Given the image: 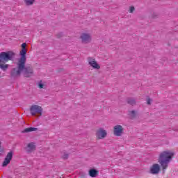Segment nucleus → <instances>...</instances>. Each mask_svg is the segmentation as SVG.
Wrapping results in <instances>:
<instances>
[{
    "label": "nucleus",
    "instance_id": "nucleus-1",
    "mask_svg": "<svg viewBox=\"0 0 178 178\" xmlns=\"http://www.w3.org/2000/svg\"><path fill=\"white\" fill-rule=\"evenodd\" d=\"M21 47L22 49L19 51V55L21 57L18 58L17 62V67L13 70L11 76L13 77H17L20 76L22 72L24 70V77H30L33 74V69L30 67H26V62L27 60V57L26 56L27 55V49L26 47H27V44L22 43Z\"/></svg>",
    "mask_w": 178,
    "mask_h": 178
},
{
    "label": "nucleus",
    "instance_id": "nucleus-2",
    "mask_svg": "<svg viewBox=\"0 0 178 178\" xmlns=\"http://www.w3.org/2000/svg\"><path fill=\"white\" fill-rule=\"evenodd\" d=\"M174 155L175 153L169 150L163 151L159 154L158 162L160 164L163 173H165V171L168 169L169 163H170V161H172V158H173Z\"/></svg>",
    "mask_w": 178,
    "mask_h": 178
},
{
    "label": "nucleus",
    "instance_id": "nucleus-3",
    "mask_svg": "<svg viewBox=\"0 0 178 178\" xmlns=\"http://www.w3.org/2000/svg\"><path fill=\"white\" fill-rule=\"evenodd\" d=\"M15 53L11 51H8L6 52L3 51L0 53V69L5 72L9 67V65L5 64L9 60H13L15 58Z\"/></svg>",
    "mask_w": 178,
    "mask_h": 178
},
{
    "label": "nucleus",
    "instance_id": "nucleus-4",
    "mask_svg": "<svg viewBox=\"0 0 178 178\" xmlns=\"http://www.w3.org/2000/svg\"><path fill=\"white\" fill-rule=\"evenodd\" d=\"M30 112L32 116H35V115L41 116L42 115V107L38 105H32L30 108Z\"/></svg>",
    "mask_w": 178,
    "mask_h": 178
},
{
    "label": "nucleus",
    "instance_id": "nucleus-5",
    "mask_svg": "<svg viewBox=\"0 0 178 178\" xmlns=\"http://www.w3.org/2000/svg\"><path fill=\"white\" fill-rule=\"evenodd\" d=\"M80 39L82 44H90L91 42V34L88 33H82L80 35Z\"/></svg>",
    "mask_w": 178,
    "mask_h": 178
},
{
    "label": "nucleus",
    "instance_id": "nucleus-6",
    "mask_svg": "<svg viewBox=\"0 0 178 178\" xmlns=\"http://www.w3.org/2000/svg\"><path fill=\"white\" fill-rule=\"evenodd\" d=\"M108 133L102 128H99L96 131V138L97 140H103L106 137Z\"/></svg>",
    "mask_w": 178,
    "mask_h": 178
},
{
    "label": "nucleus",
    "instance_id": "nucleus-7",
    "mask_svg": "<svg viewBox=\"0 0 178 178\" xmlns=\"http://www.w3.org/2000/svg\"><path fill=\"white\" fill-rule=\"evenodd\" d=\"M88 65H90V66H91V67H92L93 69H97V70L101 69V65L98 64V63L97 62V60H95V58H88Z\"/></svg>",
    "mask_w": 178,
    "mask_h": 178
},
{
    "label": "nucleus",
    "instance_id": "nucleus-8",
    "mask_svg": "<svg viewBox=\"0 0 178 178\" xmlns=\"http://www.w3.org/2000/svg\"><path fill=\"white\" fill-rule=\"evenodd\" d=\"M124 129L122 125H115L113 127V134L117 137H120L123 134Z\"/></svg>",
    "mask_w": 178,
    "mask_h": 178
},
{
    "label": "nucleus",
    "instance_id": "nucleus-9",
    "mask_svg": "<svg viewBox=\"0 0 178 178\" xmlns=\"http://www.w3.org/2000/svg\"><path fill=\"white\" fill-rule=\"evenodd\" d=\"M12 158H13V152L10 151L7 154L6 158L4 159L2 166L3 168H5V166H8V165L10 163V161H12Z\"/></svg>",
    "mask_w": 178,
    "mask_h": 178
},
{
    "label": "nucleus",
    "instance_id": "nucleus-10",
    "mask_svg": "<svg viewBox=\"0 0 178 178\" xmlns=\"http://www.w3.org/2000/svg\"><path fill=\"white\" fill-rule=\"evenodd\" d=\"M161 171V166L158 163H154L150 167V173L152 175H158Z\"/></svg>",
    "mask_w": 178,
    "mask_h": 178
},
{
    "label": "nucleus",
    "instance_id": "nucleus-11",
    "mask_svg": "<svg viewBox=\"0 0 178 178\" xmlns=\"http://www.w3.org/2000/svg\"><path fill=\"white\" fill-rule=\"evenodd\" d=\"M26 149L28 154H31V152H34V151L35 150V144L34 143H29L26 147Z\"/></svg>",
    "mask_w": 178,
    "mask_h": 178
},
{
    "label": "nucleus",
    "instance_id": "nucleus-12",
    "mask_svg": "<svg viewBox=\"0 0 178 178\" xmlns=\"http://www.w3.org/2000/svg\"><path fill=\"white\" fill-rule=\"evenodd\" d=\"M38 130V128L35 127H29V128H26L24 129L22 133H31V131H37Z\"/></svg>",
    "mask_w": 178,
    "mask_h": 178
},
{
    "label": "nucleus",
    "instance_id": "nucleus-13",
    "mask_svg": "<svg viewBox=\"0 0 178 178\" xmlns=\"http://www.w3.org/2000/svg\"><path fill=\"white\" fill-rule=\"evenodd\" d=\"M98 175V171L95 169H91L89 170V175L90 177H95Z\"/></svg>",
    "mask_w": 178,
    "mask_h": 178
},
{
    "label": "nucleus",
    "instance_id": "nucleus-14",
    "mask_svg": "<svg viewBox=\"0 0 178 178\" xmlns=\"http://www.w3.org/2000/svg\"><path fill=\"white\" fill-rule=\"evenodd\" d=\"M127 102L129 105H136V100L134 99H128Z\"/></svg>",
    "mask_w": 178,
    "mask_h": 178
},
{
    "label": "nucleus",
    "instance_id": "nucleus-15",
    "mask_svg": "<svg viewBox=\"0 0 178 178\" xmlns=\"http://www.w3.org/2000/svg\"><path fill=\"white\" fill-rule=\"evenodd\" d=\"M35 0H25V3L26 5H33V3H34V1Z\"/></svg>",
    "mask_w": 178,
    "mask_h": 178
},
{
    "label": "nucleus",
    "instance_id": "nucleus-16",
    "mask_svg": "<svg viewBox=\"0 0 178 178\" xmlns=\"http://www.w3.org/2000/svg\"><path fill=\"white\" fill-rule=\"evenodd\" d=\"M62 158H63V159H67V158H69V154H67L66 152H63V154L62 155Z\"/></svg>",
    "mask_w": 178,
    "mask_h": 178
},
{
    "label": "nucleus",
    "instance_id": "nucleus-17",
    "mask_svg": "<svg viewBox=\"0 0 178 178\" xmlns=\"http://www.w3.org/2000/svg\"><path fill=\"white\" fill-rule=\"evenodd\" d=\"M130 117L132 119H134V118H136V111H131L130 112Z\"/></svg>",
    "mask_w": 178,
    "mask_h": 178
},
{
    "label": "nucleus",
    "instance_id": "nucleus-18",
    "mask_svg": "<svg viewBox=\"0 0 178 178\" xmlns=\"http://www.w3.org/2000/svg\"><path fill=\"white\" fill-rule=\"evenodd\" d=\"M134 10H135L134 6H131L129 8V13H133V12H134Z\"/></svg>",
    "mask_w": 178,
    "mask_h": 178
},
{
    "label": "nucleus",
    "instance_id": "nucleus-19",
    "mask_svg": "<svg viewBox=\"0 0 178 178\" xmlns=\"http://www.w3.org/2000/svg\"><path fill=\"white\" fill-rule=\"evenodd\" d=\"M151 99H149V98H147V105H151Z\"/></svg>",
    "mask_w": 178,
    "mask_h": 178
},
{
    "label": "nucleus",
    "instance_id": "nucleus-20",
    "mask_svg": "<svg viewBox=\"0 0 178 178\" xmlns=\"http://www.w3.org/2000/svg\"><path fill=\"white\" fill-rule=\"evenodd\" d=\"M38 87H39V88H44V84H42V83H39V84H38Z\"/></svg>",
    "mask_w": 178,
    "mask_h": 178
},
{
    "label": "nucleus",
    "instance_id": "nucleus-21",
    "mask_svg": "<svg viewBox=\"0 0 178 178\" xmlns=\"http://www.w3.org/2000/svg\"><path fill=\"white\" fill-rule=\"evenodd\" d=\"M0 152H3V148H2L1 142H0Z\"/></svg>",
    "mask_w": 178,
    "mask_h": 178
}]
</instances>
